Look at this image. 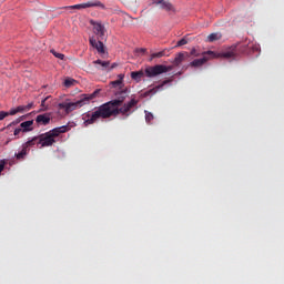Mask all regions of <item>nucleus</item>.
<instances>
[{
    "label": "nucleus",
    "mask_w": 284,
    "mask_h": 284,
    "mask_svg": "<svg viewBox=\"0 0 284 284\" xmlns=\"http://www.w3.org/2000/svg\"><path fill=\"white\" fill-rule=\"evenodd\" d=\"M115 99L104 104L100 105L93 112H87L82 115L84 121V126L94 125L99 119H110V116H130L132 114V109L139 105V100L131 99L129 102L125 103V99L128 98V89H121L120 91L115 92ZM124 103V104H123Z\"/></svg>",
    "instance_id": "nucleus-1"
},
{
    "label": "nucleus",
    "mask_w": 284,
    "mask_h": 284,
    "mask_svg": "<svg viewBox=\"0 0 284 284\" xmlns=\"http://www.w3.org/2000/svg\"><path fill=\"white\" fill-rule=\"evenodd\" d=\"M174 70V65H165V64H156L154 67H148L145 69V73L143 71H133L131 72V79L136 81V83L141 82L143 77H148L152 79L154 77H159V74H165V72H172Z\"/></svg>",
    "instance_id": "nucleus-2"
},
{
    "label": "nucleus",
    "mask_w": 284,
    "mask_h": 284,
    "mask_svg": "<svg viewBox=\"0 0 284 284\" xmlns=\"http://www.w3.org/2000/svg\"><path fill=\"white\" fill-rule=\"evenodd\" d=\"M101 92V89H97L91 94H82L80 100L77 102H62L58 104V110H63L64 114H70V112H74V110H78V108H83V105H88L90 101H93V99H97Z\"/></svg>",
    "instance_id": "nucleus-3"
},
{
    "label": "nucleus",
    "mask_w": 284,
    "mask_h": 284,
    "mask_svg": "<svg viewBox=\"0 0 284 284\" xmlns=\"http://www.w3.org/2000/svg\"><path fill=\"white\" fill-rule=\"evenodd\" d=\"M68 130H70L68 125H62L44 134L38 135V145H41V148H50L54 145V143H57V136H59V134H65Z\"/></svg>",
    "instance_id": "nucleus-4"
},
{
    "label": "nucleus",
    "mask_w": 284,
    "mask_h": 284,
    "mask_svg": "<svg viewBox=\"0 0 284 284\" xmlns=\"http://www.w3.org/2000/svg\"><path fill=\"white\" fill-rule=\"evenodd\" d=\"M85 8H101V10H105V4L101 1H95V2H85L81 4H73V6H68L63 7V10H85Z\"/></svg>",
    "instance_id": "nucleus-5"
},
{
    "label": "nucleus",
    "mask_w": 284,
    "mask_h": 284,
    "mask_svg": "<svg viewBox=\"0 0 284 284\" xmlns=\"http://www.w3.org/2000/svg\"><path fill=\"white\" fill-rule=\"evenodd\" d=\"M205 54L211 57V59H219L221 57H223L224 59H233V57H236V45H232L222 53H216L214 51H205Z\"/></svg>",
    "instance_id": "nucleus-6"
},
{
    "label": "nucleus",
    "mask_w": 284,
    "mask_h": 284,
    "mask_svg": "<svg viewBox=\"0 0 284 284\" xmlns=\"http://www.w3.org/2000/svg\"><path fill=\"white\" fill-rule=\"evenodd\" d=\"M153 6H160L161 10H165L166 12L174 13L176 12V9H174V6L170 1L165 0H153Z\"/></svg>",
    "instance_id": "nucleus-7"
},
{
    "label": "nucleus",
    "mask_w": 284,
    "mask_h": 284,
    "mask_svg": "<svg viewBox=\"0 0 284 284\" xmlns=\"http://www.w3.org/2000/svg\"><path fill=\"white\" fill-rule=\"evenodd\" d=\"M203 58L201 59H195L190 63L191 68H202V65H205L207 63L209 59H212L207 53L203 52L202 53Z\"/></svg>",
    "instance_id": "nucleus-8"
},
{
    "label": "nucleus",
    "mask_w": 284,
    "mask_h": 284,
    "mask_svg": "<svg viewBox=\"0 0 284 284\" xmlns=\"http://www.w3.org/2000/svg\"><path fill=\"white\" fill-rule=\"evenodd\" d=\"M34 103H29L27 105H19L16 109H11L10 110V116H14V114H19V112L21 114H23V112H29V110H32Z\"/></svg>",
    "instance_id": "nucleus-9"
},
{
    "label": "nucleus",
    "mask_w": 284,
    "mask_h": 284,
    "mask_svg": "<svg viewBox=\"0 0 284 284\" xmlns=\"http://www.w3.org/2000/svg\"><path fill=\"white\" fill-rule=\"evenodd\" d=\"M190 57V53L187 52H180L175 55L174 60H173V65L175 68H179L180 64L183 63V61H187V58Z\"/></svg>",
    "instance_id": "nucleus-10"
},
{
    "label": "nucleus",
    "mask_w": 284,
    "mask_h": 284,
    "mask_svg": "<svg viewBox=\"0 0 284 284\" xmlns=\"http://www.w3.org/2000/svg\"><path fill=\"white\" fill-rule=\"evenodd\" d=\"M89 41H90V45H92V48H95V50L100 54H104L105 53V49H104L103 42L97 41V39H94V38H90Z\"/></svg>",
    "instance_id": "nucleus-11"
},
{
    "label": "nucleus",
    "mask_w": 284,
    "mask_h": 284,
    "mask_svg": "<svg viewBox=\"0 0 284 284\" xmlns=\"http://www.w3.org/2000/svg\"><path fill=\"white\" fill-rule=\"evenodd\" d=\"M36 123H38V125H48L50 123V114L44 113L37 115Z\"/></svg>",
    "instance_id": "nucleus-12"
},
{
    "label": "nucleus",
    "mask_w": 284,
    "mask_h": 284,
    "mask_svg": "<svg viewBox=\"0 0 284 284\" xmlns=\"http://www.w3.org/2000/svg\"><path fill=\"white\" fill-rule=\"evenodd\" d=\"M170 80H164L160 85H156L153 89H150L149 91L145 92V97H150V94H156L159 90H163L164 85H168Z\"/></svg>",
    "instance_id": "nucleus-13"
},
{
    "label": "nucleus",
    "mask_w": 284,
    "mask_h": 284,
    "mask_svg": "<svg viewBox=\"0 0 284 284\" xmlns=\"http://www.w3.org/2000/svg\"><path fill=\"white\" fill-rule=\"evenodd\" d=\"M34 125V120L24 121L20 124V129H22V132H32Z\"/></svg>",
    "instance_id": "nucleus-14"
},
{
    "label": "nucleus",
    "mask_w": 284,
    "mask_h": 284,
    "mask_svg": "<svg viewBox=\"0 0 284 284\" xmlns=\"http://www.w3.org/2000/svg\"><path fill=\"white\" fill-rule=\"evenodd\" d=\"M93 30L95 32V34H98L99 37H103L105 34V27H103V24L101 23H93Z\"/></svg>",
    "instance_id": "nucleus-15"
},
{
    "label": "nucleus",
    "mask_w": 284,
    "mask_h": 284,
    "mask_svg": "<svg viewBox=\"0 0 284 284\" xmlns=\"http://www.w3.org/2000/svg\"><path fill=\"white\" fill-rule=\"evenodd\" d=\"M220 39H223V34L221 32L211 33L207 36L206 41L209 43H214V41H220Z\"/></svg>",
    "instance_id": "nucleus-16"
},
{
    "label": "nucleus",
    "mask_w": 284,
    "mask_h": 284,
    "mask_svg": "<svg viewBox=\"0 0 284 284\" xmlns=\"http://www.w3.org/2000/svg\"><path fill=\"white\" fill-rule=\"evenodd\" d=\"M93 63L94 65H100L101 70H110V61L95 60Z\"/></svg>",
    "instance_id": "nucleus-17"
},
{
    "label": "nucleus",
    "mask_w": 284,
    "mask_h": 284,
    "mask_svg": "<svg viewBox=\"0 0 284 284\" xmlns=\"http://www.w3.org/2000/svg\"><path fill=\"white\" fill-rule=\"evenodd\" d=\"M37 141H39V136H34L32 140L27 141L24 144H22V148L30 152V148H32V145H36Z\"/></svg>",
    "instance_id": "nucleus-18"
},
{
    "label": "nucleus",
    "mask_w": 284,
    "mask_h": 284,
    "mask_svg": "<svg viewBox=\"0 0 284 284\" xmlns=\"http://www.w3.org/2000/svg\"><path fill=\"white\" fill-rule=\"evenodd\" d=\"M121 2L126 8H136V6H139V0H121Z\"/></svg>",
    "instance_id": "nucleus-19"
},
{
    "label": "nucleus",
    "mask_w": 284,
    "mask_h": 284,
    "mask_svg": "<svg viewBox=\"0 0 284 284\" xmlns=\"http://www.w3.org/2000/svg\"><path fill=\"white\" fill-rule=\"evenodd\" d=\"M28 149H26L24 146H22V150L19 153H16V159L18 161H23V159H26V156H28Z\"/></svg>",
    "instance_id": "nucleus-20"
},
{
    "label": "nucleus",
    "mask_w": 284,
    "mask_h": 284,
    "mask_svg": "<svg viewBox=\"0 0 284 284\" xmlns=\"http://www.w3.org/2000/svg\"><path fill=\"white\" fill-rule=\"evenodd\" d=\"M124 77H125V75H123V74H119V80L112 81V82H111V85H112L113 88H119V87L123 85V79H124Z\"/></svg>",
    "instance_id": "nucleus-21"
},
{
    "label": "nucleus",
    "mask_w": 284,
    "mask_h": 284,
    "mask_svg": "<svg viewBox=\"0 0 284 284\" xmlns=\"http://www.w3.org/2000/svg\"><path fill=\"white\" fill-rule=\"evenodd\" d=\"M163 57H165V50L152 53L150 61H154V59H161Z\"/></svg>",
    "instance_id": "nucleus-22"
},
{
    "label": "nucleus",
    "mask_w": 284,
    "mask_h": 284,
    "mask_svg": "<svg viewBox=\"0 0 284 284\" xmlns=\"http://www.w3.org/2000/svg\"><path fill=\"white\" fill-rule=\"evenodd\" d=\"M51 54L55 57V59H60V61H63L65 59V54L57 52L54 49L50 50Z\"/></svg>",
    "instance_id": "nucleus-23"
},
{
    "label": "nucleus",
    "mask_w": 284,
    "mask_h": 284,
    "mask_svg": "<svg viewBox=\"0 0 284 284\" xmlns=\"http://www.w3.org/2000/svg\"><path fill=\"white\" fill-rule=\"evenodd\" d=\"M145 121L146 123H152V121H154V114H152V112L145 111Z\"/></svg>",
    "instance_id": "nucleus-24"
},
{
    "label": "nucleus",
    "mask_w": 284,
    "mask_h": 284,
    "mask_svg": "<svg viewBox=\"0 0 284 284\" xmlns=\"http://www.w3.org/2000/svg\"><path fill=\"white\" fill-rule=\"evenodd\" d=\"M74 83H77V80H74V79H67L64 81V88H72V85H74Z\"/></svg>",
    "instance_id": "nucleus-25"
},
{
    "label": "nucleus",
    "mask_w": 284,
    "mask_h": 284,
    "mask_svg": "<svg viewBox=\"0 0 284 284\" xmlns=\"http://www.w3.org/2000/svg\"><path fill=\"white\" fill-rule=\"evenodd\" d=\"M181 45H187V39L182 38L181 40H179L175 48H181Z\"/></svg>",
    "instance_id": "nucleus-26"
},
{
    "label": "nucleus",
    "mask_w": 284,
    "mask_h": 284,
    "mask_svg": "<svg viewBox=\"0 0 284 284\" xmlns=\"http://www.w3.org/2000/svg\"><path fill=\"white\" fill-rule=\"evenodd\" d=\"M48 99H50V97H47L44 98L42 101H41V111H45L48 110V104L45 103V101H48Z\"/></svg>",
    "instance_id": "nucleus-27"
},
{
    "label": "nucleus",
    "mask_w": 284,
    "mask_h": 284,
    "mask_svg": "<svg viewBox=\"0 0 284 284\" xmlns=\"http://www.w3.org/2000/svg\"><path fill=\"white\" fill-rule=\"evenodd\" d=\"M190 57H201V52H199L196 49H192L191 52L189 53Z\"/></svg>",
    "instance_id": "nucleus-28"
},
{
    "label": "nucleus",
    "mask_w": 284,
    "mask_h": 284,
    "mask_svg": "<svg viewBox=\"0 0 284 284\" xmlns=\"http://www.w3.org/2000/svg\"><path fill=\"white\" fill-rule=\"evenodd\" d=\"M6 116H10V111L9 112L0 111V121H3V119H6Z\"/></svg>",
    "instance_id": "nucleus-29"
},
{
    "label": "nucleus",
    "mask_w": 284,
    "mask_h": 284,
    "mask_svg": "<svg viewBox=\"0 0 284 284\" xmlns=\"http://www.w3.org/2000/svg\"><path fill=\"white\" fill-rule=\"evenodd\" d=\"M6 163H8V161L6 160H0V174L3 170H6Z\"/></svg>",
    "instance_id": "nucleus-30"
},
{
    "label": "nucleus",
    "mask_w": 284,
    "mask_h": 284,
    "mask_svg": "<svg viewBox=\"0 0 284 284\" xmlns=\"http://www.w3.org/2000/svg\"><path fill=\"white\" fill-rule=\"evenodd\" d=\"M21 132H23V130L21 128H18L13 131L14 136H19V134H21Z\"/></svg>",
    "instance_id": "nucleus-31"
},
{
    "label": "nucleus",
    "mask_w": 284,
    "mask_h": 284,
    "mask_svg": "<svg viewBox=\"0 0 284 284\" xmlns=\"http://www.w3.org/2000/svg\"><path fill=\"white\" fill-rule=\"evenodd\" d=\"M135 52H141L142 54H145V52H148V49H136Z\"/></svg>",
    "instance_id": "nucleus-32"
},
{
    "label": "nucleus",
    "mask_w": 284,
    "mask_h": 284,
    "mask_svg": "<svg viewBox=\"0 0 284 284\" xmlns=\"http://www.w3.org/2000/svg\"><path fill=\"white\" fill-rule=\"evenodd\" d=\"M21 120H17V121H13L11 122L8 128H12V125H17V123H20Z\"/></svg>",
    "instance_id": "nucleus-33"
},
{
    "label": "nucleus",
    "mask_w": 284,
    "mask_h": 284,
    "mask_svg": "<svg viewBox=\"0 0 284 284\" xmlns=\"http://www.w3.org/2000/svg\"><path fill=\"white\" fill-rule=\"evenodd\" d=\"M118 65V63H113L111 67H109V70H114V68H116Z\"/></svg>",
    "instance_id": "nucleus-34"
}]
</instances>
